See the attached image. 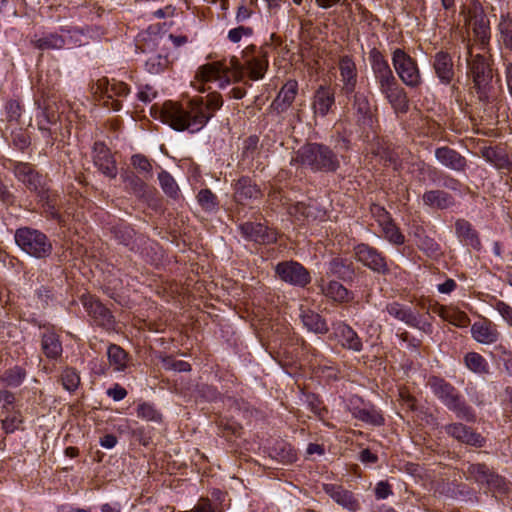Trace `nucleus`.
Masks as SVG:
<instances>
[{
  "mask_svg": "<svg viewBox=\"0 0 512 512\" xmlns=\"http://www.w3.org/2000/svg\"><path fill=\"white\" fill-rule=\"evenodd\" d=\"M222 105V96L216 92L209 93L206 98L194 97L186 104L167 101L160 110V118L176 131L195 133L205 127Z\"/></svg>",
  "mask_w": 512,
  "mask_h": 512,
  "instance_id": "1",
  "label": "nucleus"
},
{
  "mask_svg": "<svg viewBox=\"0 0 512 512\" xmlns=\"http://www.w3.org/2000/svg\"><path fill=\"white\" fill-rule=\"evenodd\" d=\"M292 161L314 172H335L340 166L336 153L327 145L316 142L302 145Z\"/></svg>",
  "mask_w": 512,
  "mask_h": 512,
  "instance_id": "2",
  "label": "nucleus"
},
{
  "mask_svg": "<svg viewBox=\"0 0 512 512\" xmlns=\"http://www.w3.org/2000/svg\"><path fill=\"white\" fill-rule=\"evenodd\" d=\"M428 384L433 393L449 410L455 413L457 418L466 422L476 421L474 410L465 402L458 390L452 384L436 376L431 377Z\"/></svg>",
  "mask_w": 512,
  "mask_h": 512,
  "instance_id": "3",
  "label": "nucleus"
},
{
  "mask_svg": "<svg viewBox=\"0 0 512 512\" xmlns=\"http://www.w3.org/2000/svg\"><path fill=\"white\" fill-rule=\"evenodd\" d=\"M469 54L471 59L468 60V74L472 78L473 88L480 101L488 102L493 90V70L490 61L483 55L472 56L470 51Z\"/></svg>",
  "mask_w": 512,
  "mask_h": 512,
  "instance_id": "4",
  "label": "nucleus"
},
{
  "mask_svg": "<svg viewBox=\"0 0 512 512\" xmlns=\"http://www.w3.org/2000/svg\"><path fill=\"white\" fill-rule=\"evenodd\" d=\"M15 242L19 248L31 257L45 259L53 251L48 237L39 230L22 227L15 232Z\"/></svg>",
  "mask_w": 512,
  "mask_h": 512,
  "instance_id": "5",
  "label": "nucleus"
},
{
  "mask_svg": "<svg viewBox=\"0 0 512 512\" xmlns=\"http://www.w3.org/2000/svg\"><path fill=\"white\" fill-rule=\"evenodd\" d=\"M91 90L95 95H99L106 108L113 111H119L122 108V101L120 99L126 98L130 93L126 83L115 79L110 81L106 77L98 79L92 85Z\"/></svg>",
  "mask_w": 512,
  "mask_h": 512,
  "instance_id": "6",
  "label": "nucleus"
},
{
  "mask_svg": "<svg viewBox=\"0 0 512 512\" xmlns=\"http://www.w3.org/2000/svg\"><path fill=\"white\" fill-rule=\"evenodd\" d=\"M464 475L467 480L485 485L492 492L505 494L509 491L506 479L495 473L485 463H468Z\"/></svg>",
  "mask_w": 512,
  "mask_h": 512,
  "instance_id": "7",
  "label": "nucleus"
},
{
  "mask_svg": "<svg viewBox=\"0 0 512 512\" xmlns=\"http://www.w3.org/2000/svg\"><path fill=\"white\" fill-rule=\"evenodd\" d=\"M392 63L400 80L410 88L422 84V76L417 61L404 50L397 48L393 51Z\"/></svg>",
  "mask_w": 512,
  "mask_h": 512,
  "instance_id": "8",
  "label": "nucleus"
},
{
  "mask_svg": "<svg viewBox=\"0 0 512 512\" xmlns=\"http://www.w3.org/2000/svg\"><path fill=\"white\" fill-rule=\"evenodd\" d=\"M15 177L30 191L36 193L41 201L49 203V189L45 187L44 177L30 163L16 162L13 167Z\"/></svg>",
  "mask_w": 512,
  "mask_h": 512,
  "instance_id": "9",
  "label": "nucleus"
},
{
  "mask_svg": "<svg viewBox=\"0 0 512 512\" xmlns=\"http://www.w3.org/2000/svg\"><path fill=\"white\" fill-rule=\"evenodd\" d=\"M276 276L283 282L304 288L311 282L310 272L299 262L289 260L275 266Z\"/></svg>",
  "mask_w": 512,
  "mask_h": 512,
  "instance_id": "10",
  "label": "nucleus"
},
{
  "mask_svg": "<svg viewBox=\"0 0 512 512\" xmlns=\"http://www.w3.org/2000/svg\"><path fill=\"white\" fill-rule=\"evenodd\" d=\"M354 253L356 260L373 272L381 275L390 273L386 257L375 247L361 243L355 246Z\"/></svg>",
  "mask_w": 512,
  "mask_h": 512,
  "instance_id": "11",
  "label": "nucleus"
},
{
  "mask_svg": "<svg viewBox=\"0 0 512 512\" xmlns=\"http://www.w3.org/2000/svg\"><path fill=\"white\" fill-rule=\"evenodd\" d=\"M350 97H352V110L356 124L363 130L372 128L375 121V113L367 94L357 91Z\"/></svg>",
  "mask_w": 512,
  "mask_h": 512,
  "instance_id": "12",
  "label": "nucleus"
},
{
  "mask_svg": "<svg viewBox=\"0 0 512 512\" xmlns=\"http://www.w3.org/2000/svg\"><path fill=\"white\" fill-rule=\"evenodd\" d=\"M231 78V67L218 61L200 66L196 73L197 81L201 83L218 81L220 88L230 84Z\"/></svg>",
  "mask_w": 512,
  "mask_h": 512,
  "instance_id": "13",
  "label": "nucleus"
},
{
  "mask_svg": "<svg viewBox=\"0 0 512 512\" xmlns=\"http://www.w3.org/2000/svg\"><path fill=\"white\" fill-rule=\"evenodd\" d=\"M92 159L94 166L104 176L115 179L118 174L116 160L110 149L103 142H95L92 148Z\"/></svg>",
  "mask_w": 512,
  "mask_h": 512,
  "instance_id": "14",
  "label": "nucleus"
},
{
  "mask_svg": "<svg viewBox=\"0 0 512 512\" xmlns=\"http://www.w3.org/2000/svg\"><path fill=\"white\" fill-rule=\"evenodd\" d=\"M233 199L238 205L246 206L263 197L260 187L248 176H242L233 183Z\"/></svg>",
  "mask_w": 512,
  "mask_h": 512,
  "instance_id": "15",
  "label": "nucleus"
},
{
  "mask_svg": "<svg viewBox=\"0 0 512 512\" xmlns=\"http://www.w3.org/2000/svg\"><path fill=\"white\" fill-rule=\"evenodd\" d=\"M239 230L242 237L259 244L266 245L277 241L276 230L262 223L245 222L239 225Z\"/></svg>",
  "mask_w": 512,
  "mask_h": 512,
  "instance_id": "16",
  "label": "nucleus"
},
{
  "mask_svg": "<svg viewBox=\"0 0 512 512\" xmlns=\"http://www.w3.org/2000/svg\"><path fill=\"white\" fill-rule=\"evenodd\" d=\"M338 69L340 73L341 93L350 98L355 93L358 82V71L353 59L348 56H342L339 59Z\"/></svg>",
  "mask_w": 512,
  "mask_h": 512,
  "instance_id": "17",
  "label": "nucleus"
},
{
  "mask_svg": "<svg viewBox=\"0 0 512 512\" xmlns=\"http://www.w3.org/2000/svg\"><path fill=\"white\" fill-rule=\"evenodd\" d=\"M298 82L289 79L279 90L277 96L270 104V111L280 115L285 113L293 104L298 95Z\"/></svg>",
  "mask_w": 512,
  "mask_h": 512,
  "instance_id": "18",
  "label": "nucleus"
},
{
  "mask_svg": "<svg viewBox=\"0 0 512 512\" xmlns=\"http://www.w3.org/2000/svg\"><path fill=\"white\" fill-rule=\"evenodd\" d=\"M444 430L449 436L466 445L480 448L485 444V438L481 434L462 423L448 424Z\"/></svg>",
  "mask_w": 512,
  "mask_h": 512,
  "instance_id": "19",
  "label": "nucleus"
},
{
  "mask_svg": "<svg viewBox=\"0 0 512 512\" xmlns=\"http://www.w3.org/2000/svg\"><path fill=\"white\" fill-rule=\"evenodd\" d=\"M436 77L443 85H450L455 78V68L452 56L447 51H438L432 60Z\"/></svg>",
  "mask_w": 512,
  "mask_h": 512,
  "instance_id": "20",
  "label": "nucleus"
},
{
  "mask_svg": "<svg viewBox=\"0 0 512 512\" xmlns=\"http://www.w3.org/2000/svg\"><path fill=\"white\" fill-rule=\"evenodd\" d=\"M83 305L94 322L101 327L110 328L114 323V317L110 310L99 300L92 296L83 299Z\"/></svg>",
  "mask_w": 512,
  "mask_h": 512,
  "instance_id": "21",
  "label": "nucleus"
},
{
  "mask_svg": "<svg viewBox=\"0 0 512 512\" xmlns=\"http://www.w3.org/2000/svg\"><path fill=\"white\" fill-rule=\"evenodd\" d=\"M435 158L447 169L455 172H465L467 160L456 150L443 146L435 150Z\"/></svg>",
  "mask_w": 512,
  "mask_h": 512,
  "instance_id": "22",
  "label": "nucleus"
},
{
  "mask_svg": "<svg viewBox=\"0 0 512 512\" xmlns=\"http://www.w3.org/2000/svg\"><path fill=\"white\" fill-rule=\"evenodd\" d=\"M321 293L331 301L338 304L349 303L354 299V294L343 284L336 280L325 282L323 279L319 284Z\"/></svg>",
  "mask_w": 512,
  "mask_h": 512,
  "instance_id": "23",
  "label": "nucleus"
},
{
  "mask_svg": "<svg viewBox=\"0 0 512 512\" xmlns=\"http://www.w3.org/2000/svg\"><path fill=\"white\" fill-rule=\"evenodd\" d=\"M323 491L343 508L350 511H356L359 508V503L354 497V494L340 485L330 483L323 484Z\"/></svg>",
  "mask_w": 512,
  "mask_h": 512,
  "instance_id": "24",
  "label": "nucleus"
},
{
  "mask_svg": "<svg viewBox=\"0 0 512 512\" xmlns=\"http://www.w3.org/2000/svg\"><path fill=\"white\" fill-rule=\"evenodd\" d=\"M327 275L344 282H350L355 275L354 263L349 258L335 257L328 264Z\"/></svg>",
  "mask_w": 512,
  "mask_h": 512,
  "instance_id": "25",
  "label": "nucleus"
},
{
  "mask_svg": "<svg viewBox=\"0 0 512 512\" xmlns=\"http://www.w3.org/2000/svg\"><path fill=\"white\" fill-rule=\"evenodd\" d=\"M473 338L481 344L495 343L500 333L495 324L487 319L475 322L471 327Z\"/></svg>",
  "mask_w": 512,
  "mask_h": 512,
  "instance_id": "26",
  "label": "nucleus"
},
{
  "mask_svg": "<svg viewBox=\"0 0 512 512\" xmlns=\"http://www.w3.org/2000/svg\"><path fill=\"white\" fill-rule=\"evenodd\" d=\"M335 104L334 92L326 86H320L314 93L312 109L315 115L325 117Z\"/></svg>",
  "mask_w": 512,
  "mask_h": 512,
  "instance_id": "27",
  "label": "nucleus"
},
{
  "mask_svg": "<svg viewBox=\"0 0 512 512\" xmlns=\"http://www.w3.org/2000/svg\"><path fill=\"white\" fill-rule=\"evenodd\" d=\"M455 231L457 237L466 246H470L477 251L481 249L482 244L479 234L469 221L465 219H458L455 222Z\"/></svg>",
  "mask_w": 512,
  "mask_h": 512,
  "instance_id": "28",
  "label": "nucleus"
},
{
  "mask_svg": "<svg viewBox=\"0 0 512 512\" xmlns=\"http://www.w3.org/2000/svg\"><path fill=\"white\" fill-rule=\"evenodd\" d=\"M496 31L500 46L506 50L512 51V14L510 12L500 14Z\"/></svg>",
  "mask_w": 512,
  "mask_h": 512,
  "instance_id": "29",
  "label": "nucleus"
},
{
  "mask_svg": "<svg viewBox=\"0 0 512 512\" xmlns=\"http://www.w3.org/2000/svg\"><path fill=\"white\" fill-rule=\"evenodd\" d=\"M257 55H259V49L255 45H250L242 51L243 63L237 57H231V75L235 82H238L243 78L245 66L249 64V60L251 58H255Z\"/></svg>",
  "mask_w": 512,
  "mask_h": 512,
  "instance_id": "30",
  "label": "nucleus"
},
{
  "mask_svg": "<svg viewBox=\"0 0 512 512\" xmlns=\"http://www.w3.org/2000/svg\"><path fill=\"white\" fill-rule=\"evenodd\" d=\"M41 349L44 355L51 360H57L63 352L59 335L54 331L47 330L41 339Z\"/></svg>",
  "mask_w": 512,
  "mask_h": 512,
  "instance_id": "31",
  "label": "nucleus"
},
{
  "mask_svg": "<svg viewBox=\"0 0 512 512\" xmlns=\"http://www.w3.org/2000/svg\"><path fill=\"white\" fill-rule=\"evenodd\" d=\"M422 199L425 205L441 210L447 209L455 203L453 196L443 190L426 191Z\"/></svg>",
  "mask_w": 512,
  "mask_h": 512,
  "instance_id": "32",
  "label": "nucleus"
},
{
  "mask_svg": "<svg viewBox=\"0 0 512 512\" xmlns=\"http://www.w3.org/2000/svg\"><path fill=\"white\" fill-rule=\"evenodd\" d=\"M337 335L343 348L360 352L363 344L358 334L347 324H340L337 327Z\"/></svg>",
  "mask_w": 512,
  "mask_h": 512,
  "instance_id": "33",
  "label": "nucleus"
},
{
  "mask_svg": "<svg viewBox=\"0 0 512 512\" xmlns=\"http://www.w3.org/2000/svg\"><path fill=\"white\" fill-rule=\"evenodd\" d=\"M300 318L303 325L314 333L325 334L329 331L328 325L324 318L318 313L301 308Z\"/></svg>",
  "mask_w": 512,
  "mask_h": 512,
  "instance_id": "34",
  "label": "nucleus"
},
{
  "mask_svg": "<svg viewBox=\"0 0 512 512\" xmlns=\"http://www.w3.org/2000/svg\"><path fill=\"white\" fill-rule=\"evenodd\" d=\"M369 57L376 81L394 76L387 60L378 49L373 48L369 53Z\"/></svg>",
  "mask_w": 512,
  "mask_h": 512,
  "instance_id": "35",
  "label": "nucleus"
},
{
  "mask_svg": "<svg viewBox=\"0 0 512 512\" xmlns=\"http://www.w3.org/2000/svg\"><path fill=\"white\" fill-rule=\"evenodd\" d=\"M387 313L411 327H419V320L410 308L398 303L392 302L386 306Z\"/></svg>",
  "mask_w": 512,
  "mask_h": 512,
  "instance_id": "36",
  "label": "nucleus"
},
{
  "mask_svg": "<svg viewBox=\"0 0 512 512\" xmlns=\"http://www.w3.org/2000/svg\"><path fill=\"white\" fill-rule=\"evenodd\" d=\"M482 157L495 168L504 170L505 168L511 167V161L509 160L506 152L499 147H484L481 150Z\"/></svg>",
  "mask_w": 512,
  "mask_h": 512,
  "instance_id": "37",
  "label": "nucleus"
},
{
  "mask_svg": "<svg viewBox=\"0 0 512 512\" xmlns=\"http://www.w3.org/2000/svg\"><path fill=\"white\" fill-rule=\"evenodd\" d=\"M268 67L267 53L261 47L259 48V55L249 60V64L245 66V69L249 73V77L253 80L263 78Z\"/></svg>",
  "mask_w": 512,
  "mask_h": 512,
  "instance_id": "38",
  "label": "nucleus"
},
{
  "mask_svg": "<svg viewBox=\"0 0 512 512\" xmlns=\"http://www.w3.org/2000/svg\"><path fill=\"white\" fill-rule=\"evenodd\" d=\"M112 233L115 239L131 251L137 250V239L134 229L128 225H119L113 228Z\"/></svg>",
  "mask_w": 512,
  "mask_h": 512,
  "instance_id": "39",
  "label": "nucleus"
},
{
  "mask_svg": "<svg viewBox=\"0 0 512 512\" xmlns=\"http://www.w3.org/2000/svg\"><path fill=\"white\" fill-rule=\"evenodd\" d=\"M472 26L476 41L480 43L482 48H485L489 44L491 37L489 20L486 18V16L482 15L479 18H475Z\"/></svg>",
  "mask_w": 512,
  "mask_h": 512,
  "instance_id": "40",
  "label": "nucleus"
},
{
  "mask_svg": "<svg viewBox=\"0 0 512 512\" xmlns=\"http://www.w3.org/2000/svg\"><path fill=\"white\" fill-rule=\"evenodd\" d=\"M354 418L373 426H381L384 424L383 416L375 408H359L354 407L351 410Z\"/></svg>",
  "mask_w": 512,
  "mask_h": 512,
  "instance_id": "41",
  "label": "nucleus"
},
{
  "mask_svg": "<svg viewBox=\"0 0 512 512\" xmlns=\"http://www.w3.org/2000/svg\"><path fill=\"white\" fill-rule=\"evenodd\" d=\"M108 360L116 371H123L127 367L128 354L116 344H110L107 350Z\"/></svg>",
  "mask_w": 512,
  "mask_h": 512,
  "instance_id": "42",
  "label": "nucleus"
},
{
  "mask_svg": "<svg viewBox=\"0 0 512 512\" xmlns=\"http://www.w3.org/2000/svg\"><path fill=\"white\" fill-rule=\"evenodd\" d=\"M26 378V370L20 366H14L4 371L0 376V382L6 387H19Z\"/></svg>",
  "mask_w": 512,
  "mask_h": 512,
  "instance_id": "43",
  "label": "nucleus"
},
{
  "mask_svg": "<svg viewBox=\"0 0 512 512\" xmlns=\"http://www.w3.org/2000/svg\"><path fill=\"white\" fill-rule=\"evenodd\" d=\"M396 113H406L409 110V100L406 91L399 86L385 98Z\"/></svg>",
  "mask_w": 512,
  "mask_h": 512,
  "instance_id": "44",
  "label": "nucleus"
},
{
  "mask_svg": "<svg viewBox=\"0 0 512 512\" xmlns=\"http://www.w3.org/2000/svg\"><path fill=\"white\" fill-rule=\"evenodd\" d=\"M197 201L207 213H216L219 209L218 198L210 189H201L197 194Z\"/></svg>",
  "mask_w": 512,
  "mask_h": 512,
  "instance_id": "45",
  "label": "nucleus"
},
{
  "mask_svg": "<svg viewBox=\"0 0 512 512\" xmlns=\"http://www.w3.org/2000/svg\"><path fill=\"white\" fill-rule=\"evenodd\" d=\"M465 364L471 371L479 374L488 372V363L482 355L476 352H469L464 358Z\"/></svg>",
  "mask_w": 512,
  "mask_h": 512,
  "instance_id": "46",
  "label": "nucleus"
},
{
  "mask_svg": "<svg viewBox=\"0 0 512 512\" xmlns=\"http://www.w3.org/2000/svg\"><path fill=\"white\" fill-rule=\"evenodd\" d=\"M158 179L164 193L170 198L177 199L179 196V187L174 178L167 171L163 170L158 174Z\"/></svg>",
  "mask_w": 512,
  "mask_h": 512,
  "instance_id": "47",
  "label": "nucleus"
},
{
  "mask_svg": "<svg viewBox=\"0 0 512 512\" xmlns=\"http://www.w3.org/2000/svg\"><path fill=\"white\" fill-rule=\"evenodd\" d=\"M383 237L393 245H402L405 242V236L401 233L400 229L391 220L385 225L381 226Z\"/></svg>",
  "mask_w": 512,
  "mask_h": 512,
  "instance_id": "48",
  "label": "nucleus"
},
{
  "mask_svg": "<svg viewBox=\"0 0 512 512\" xmlns=\"http://www.w3.org/2000/svg\"><path fill=\"white\" fill-rule=\"evenodd\" d=\"M34 45L35 47L41 50L61 49L65 45V40L60 35L49 34L47 36L35 40Z\"/></svg>",
  "mask_w": 512,
  "mask_h": 512,
  "instance_id": "49",
  "label": "nucleus"
},
{
  "mask_svg": "<svg viewBox=\"0 0 512 512\" xmlns=\"http://www.w3.org/2000/svg\"><path fill=\"white\" fill-rule=\"evenodd\" d=\"M417 246L429 257H437L441 254L439 244L427 235H417Z\"/></svg>",
  "mask_w": 512,
  "mask_h": 512,
  "instance_id": "50",
  "label": "nucleus"
},
{
  "mask_svg": "<svg viewBox=\"0 0 512 512\" xmlns=\"http://www.w3.org/2000/svg\"><path fill=\"white\" fill-rule=\"evenodd\" d=\"M61 383L69 392H74L80 385V376L76 369L67 367L65 368L60 377Z\"/></svg>",
  "mask_w": 512,
  "mask_h": 512,
  "instance_id": "51",
  "label": "nucleus"
},
{
  "mask_svg": "<svg viewBox=\"0 0 512 512\" xmlns=\"http://www.w3.org/2000/svg\"><path fill=\"white\" fill-rule=\"evenodd\" d=\"M137 416L145 421L160 423L162 414L150 403H141L137 407Z\"/></svg>",
  "mask_w": 512,
  "mask_h": 512,
  "instance_id": "52",
  "label": "nucleus"
},
{
  "mask_svg": "<svg viewBox=\"0 0 512 512\" xmlns=\"http://www.w3.org/2000/svg\"><path fill=\"white\" fill-rule=\"evenodd\" d=\"M122 179L127 187H129L135 194L141 195L144 193L146 184L144 181L135 175L133 172H125Z\"/></svg>",
  "mask_w": 512,
  "mask_h": 512,
  "instance_id": "53",
  "label": "nucleus"
},
{
  "mask_svg": "<svg viewBox=\"0 0 512 512\" xmlns=\"http://www.w3.org/2000/svg\"><path fill=\"white\" fill-rule=\"evenodd\" d=\"M131 164L144 177H150L152 173V164L150 160L142 154H135L131 157Z\"/></svg>",
  "mask_w": 512,
  "mask_h": 512,
  "instance_id": "54",
  "label": "nucleus"
},
{
  "mask_svg": "<svg viewBox=\"0 0 512 512\" xmlns=\"http://www.w3.org/2000/svg\"><path fill=\"white\" fill-rule=\"evenodd\" d=\"M166 58L159 54H153L145 61V68L151 74H158L165 68Z\"/></svg>",
  "mask_w": 512,
  "mask_h": 512,
  "instance_id": "55",
  "label": "nucleus"
},
{
  "mask_svg": "<svg viewBox=\"0 0 512 512\" xmlns=\"http://www.w3.org/2000/svg\"><path fill=\"white\" fill-rule=\"evenodd\" d=\"M444 320L458 327H465L469 322V318L464 312L458 311L451 307L449 308L447 317H445Z\"/></svg>",
  "mask_w": 512,
  "mask_h": 512,
  "instance_id": "56",
  "label": "nucleus"
},
{
  "mask_svg": "<svg viewBox=\"0 0 512 512\" xmlns=\"http://www.w3.org/2000/svg\"><path fill=\"white\" fill-rule=\"evenodd\" d=\"M325 215V210H323L316 201L310 200L307 203L306 220H322Z\"/></svg>",
  "mask_w": 512,
  "mask_h": 512,
  "instance_id": "57",
  "label": "nucleus"
},
{
  "mask_svg": "<svg viewBox=\"0 0 512 512\" xmlns=\"http://www.w3.org/2000/svg\"><path fill=\"white\" fill-rule=\"evenodd\" d=\"M376 83L380 92L384 95L385 98L400 86L395 76L378 80Z\"/></svg>",
  "mask_w": 512,
  "mask_h": 512,
  "instance_id": "58",
  "label": "nucleus"
},
{
  "mask_svg": "<svg viewBox=\"0 0 512 512\" xmlns=\"http://www.w3.org/2000/svg\"><path fill=\"white\" fill-rule=\"evenodd\" d=\"M7 121L18 122L21 117V106L16 100H9L5 106Z\"/></svg>",
  "mask_w": 512,
  "mask_h": 512,
  "instance_id": "59",
  "label": "nucleus"
},
{
  "mask_svg": "<svg viewBox=\"0 0 512 512\" xmlns=\"http://www.w3.org/2000/svg\"><path fill=\"white\" fill-rule=\"evenodd\" d=\"M163 365L166 369L179 371V372H188L191 370V365L182 360H175L171 357H167L163 360Z\"/></svg>",
  "mask_w": 512,
  "mask_h": 512,
  "instance_id": "60",
  "label": "nucleus"
},
{
  "mask_svg": "<svg viewBox=\"0 0 512 512\" xmlns=\"http://www.w3.org/2000/svg\"><path fill=\"white\" fill-rule=\"evenodd\" d=\"M22 423V419L20 415L13 414L12 416H6L2 421V429L5 431V433H13L19 425Z\"/></svg>",
  "mask_w": 512,
  "mask_h": 512,
  "instance_id": "61",
  "label": "nucleus"
},
{
  "mask_svg": "<svg viewBox=\"0 0 512 512\" xmlns=\"http://www.w3.org/2000/svg\"><path fill=\"white\" fill-rule=\"evenodd\" d=\"M253 34V29L251 27L239 26L237 28L231 29L228 32V39L233 43H238L243 36H251Z\"/></svg>",
  "mask_w": 512,
  "mask_h": 512,
  "instance_id": "62",
  "label": "nucleus"
},
{
  "mask_svg": "<svg viewBox=\"0 0 512 512\" xmlns=\"http://www.w3.org/2000/svg\"><path fill=\"white\" fill-rule=\"evenodd\" d=\"M307 404L310 408L311 412H313L316 416L322 418L324 414L327 412L324 407H322V402L315 395L307 396Z\"/></svg>",
  "mask_w": 512,
  "mask_h": 512,
  "instance_id": "63",
  "label": "nucleus"
},
{
  "mask_svg": "<svg viewBox=\"0 0 512 512\" xmlns=\"http://www.w3.org/2000/svg\"><path fill=\"white\" fill-rule=\"evenodd\" d=\"M495 309L505 319V321L512 327V307L504 301L498 300L495 303Z\"/></svg>",
  "mask_w": 512,
  "mask_h": 512,
  "instance_id": "64",
  "label": "nucleus"
}]
</instances>
